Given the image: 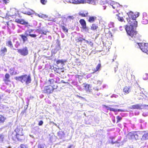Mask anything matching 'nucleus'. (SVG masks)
I'll use <instances>...</instances> for the list:
<instances>
[{"label": "nucleus", "mask_w": 148, "mask_h": 148, "mask_svg": "<svg viewBox=\"0 0 148 148\" xmlns=\"http://www.w3.org/2000/svg\"><path fill=\"white\" fill-rule=\"evenodd\" d=\"M10 137L13 140H17L20 141L24 140L25 137L23 133V129L21 126H18L10 135Z\"/></svg>", "instance_id": "1"}, {"label": "nucleus", "mask_w": 148, "mask_h": 148, "mask_svg": "<svg viewBox=\"0 0 148 148\" xmlns=\"http://www.w3.org/2000/svg\"><path fill=\"white\" fill-rule=\"evenodd\" d=\"M129 19L127 20L128 23L130 25L137 26V22L136 20V18L139 16V14H135L132 11H130L127 13Z\"/></svg>", "instance_id": "2"}, {"label": "nucleus", "mask_w": 148, "mask_h": 148, "mask_svg": "<svg viewBox=\"0 0 148 148\" xmlns=\"http://www.w3.org/2000/svg\"><path fill=\"white\" fill-rule=\"evenodd\" d=\"M137 27L130 25H126L125 30L128 35L133 38L136 37L137 32L134 30V28Z\"/></svg>", "instance_id": "3"}, {"label": "nucleus", "mask_w": 148, "mask_h": 148, "mask_svg": "<svg viewBox=\"0 0 148 148\" xmlns=\"http://www.w3.org/2000/svg\"><path fill=\"white\" fill-rule=\"evenodd\" d=\"M33 30L32 29H28L25 32L24 34H22L19 35L24 42L27 40V36H30L32 38H35L36 37L37 35L36 34H31Z\"/></svg>", "instance_id": "4"}, {"label": "nucleus", "mask_w": 148, "mask_h": 148, "mask_svg": "<svg viewBox=\"0 0 148 148\" xmlns=\"http://www.w3.org/2000/svg\"><path fill=\"white\" fill-rule=\"evenodd\" d=\"M15 79L17 80H19L22 83H25L26 84H29L31 83V77L29 75H25L18 77H15Z\"/></svg>", "instance_id": "5"}, {"label": "nucleus", "mask_w": 148, "mask_h": 148, "mask_svg": "<svg viewBox=\"0 0 148 148\" xmlns=\"http://www.w3.org/2000/svg\"><path fill=\"white\" fill-rule=\"evenodd\" d=\"M58 87L57 85H53L52 86H45L44 87L42 91L43 93L49 94L52 93L54 90L57 89Z\"/></svg>", "instance_id": "6"}, {"label": "nucleus", "mask_w": 148, "mask_h": 148, "mask_svg": "<svg viewBox=\"0 0 148 148\" xmlns=\"http://www.w3.org/2000/svg\"><path fill=\"white\" fill-rule=\"evenodd\" d=\"M138 44L141 50L143 52L148 53V43H138Z\"/></svg>", "instance_id": "7"}, {"label": "nucleus", "mask_w": 148, "mask_h": 148, "mask_svg": "<svg viewBox=\"0 0 148 148\" xmlns=\"http://www.w3.org/2000/svg\"><path fill=\"white\" fill-rule=\"evenodd\" d=\"M17 50L18 52L22 56H25L28 54V50L26 47L22 49H17Z\"/></svg>", "instance_id": "8"}, {"label": "nucleus", "mask_w": 148, "mask_h": 148, "mask_svg": "<svg viewBox=\"0 0 148 148\" xmlns=\"http://www.w3.org/2000/svg\"><path fill=\"white\" fill-rule=\"evenodd\" d=\"M15 21L18 23L25 25L27 27L30 26L27 22L26 21L23 19H16Z\"/></svg>", "instance_id": "9"}, {"label": "nucleus", "mask_w": 148, "mask_h": 148, "mask_svg": "<svg viewBox=\"0 0 148 148\" xmlns=\"http://www.w3.org/2000/svg\"><path fill=\"white\" fill-rule=\"evenodd\" d=\"M10 75L8 73H6L5 75L3 81L5 84L7 85L9 84L8 83L10 82L11 81L10 79Z\"/></svg>", "instance_id": "10"}, {"label": "nucleus", "mask_w": 148, "mask_h": 148, "mask_svg": "<svg viewBox=\"0 0 148 148\" xmlns=\"http://www.w3.org/2000/svg\"><path fill=\"white\" fill-rule=\"evenodd\" d=\"M79 22L82 26L81 28L84 30L88 29L86 26V21L84 19H82L80 20Z\"/></svg>", "instance_id": "11"}, {"label": "nucleus", "mask_w": 148, "mask_h": 148, "mask_svg": "<svg viewBox=\"0 0 148 148\" xmlns=\"http://www.w3.org/2000/svg\"><path fill=\"white\" fill-rule=\"evenodd\" d=\"M103 107L104 108H106L107 110H109L110 111H112L114 112H115L116 111H118V112H123L124 111V110H122L121 109H116L114 108H111L110 107H108V106L104 105L103 106Z\"/></svg>", "instance_id": "12"}, {"label": "nucleus", "mask_w": 148, "mask_h": 148, "mask_svg": "<svg viewBox=\"0 0 148 148\" xmlns=\"http://www.w3.org/2000/svg\"><path fill=\"white\" fill-rule=\"evenodd\" d=\"M78 14L82 17H87L88 16V12L87 10H84L79 12Z\"/></svg>", "instance_id": "13"}, {"label": "nucleus", "mask_w": 148, "mask_h": 148, "mask_svg": "<svg viewBox=\"0 0 148 148\" xmlns=\"http://www.w3.org/2000/svg\"><path fill=\"white\" fill-rule=\"evenodd\" d=\"M142 132H137L135 134H131L130 135V139H131L133 138L134 137L135 138H136V136H137L136 139H138V138L140 137L142 135Z\"/></svg>", "instance_id": "14"}, {"label": "nucleus", "mask_w": 148, "mask_h": 148, "mask_svg": "<svg viewBox=\"0 0 148 148\" xmlns=\"http://www.w3.org/2000/svg\"><path fill=\"white\" fill-rule=\"evenodd\" d=\"M131 87L130 86H125L123 90V91L125 95L129 94L131 91Z\"/></svg>", "instance_id": "15"}, {"label": "nucleus", "mask_w": 148, "mask_h": 148, "mask_svg": "<svg viewBox=\"0 0 148 148\" xmlns=\"http://www.w3.org/2000/svg\"><path fill=\"white\" fill-rule=\"evenodd\" d=\"M148 17L147 16V14L146 13L143 14L142 21V23L143 24H145L148 23Z\"/></svg>", "instance_id": "16"}, {"label": "nucleus", "mask_w": 148, "mask_h": 148, "mask_svg": "<svg viewBox=\"0 0 148 148\" xmlns=\"http://www.w3.org/2000/svg\"><path fill=\"white\" fill-rule=\"evenodd\" d=\"M84 89L86 91V92H90L91 91L90 89V85L89 84H84Z\"/></svg>", "instance_id": "17"}, {"label": "nucleus", "mask_w": 148, "mask_h": 148, "mask_svg": "<svg viewBox=\"0 0 148 148\" xmlns=\"http://www.w3.org/2000/svg\"><path fill=\"white\" fill-rule=\"evenodd\" d=\"M6 119V118L3 115L0 114V125L3 124Z\"/></svg>", "instance_id": "18"}, {"label": "nucleus", "mask_w": 148, "mask_h": 148, "mask_svg": "<svg viewBox=\"0 0 148 148\" xmlns=\"http://www.w3.org/2000/svg\"><path fill=\"white\" fill-rule=\"evenodd\" d=\"M86 0H72V3L75 4L84 3Z\"/></svg>", "instance_id": "19"}, {"label": "nucleus", "mask_w": 148, "mask_h": 148, "mask_svg": "<svg viewBox=\"0 0 148 148\" xmlns=\"http://www.w3.org/2000/svg\"><path fill=\"white\" fill-rule=\"evenodd\" d=\"M110 5L114 9H117L119 6V3L114 2H112L110 4Z\"/></svg>", "instance_id": "20"}, {"label": "nucleus", "mask_w": 148, "mask_h": 148, "mask_svg": "<svg viewBox=\"0 0 148 148\" xmlns=\"http://www.w3.org/2000/svg\"><path fill=\"white\" fill-rule=\"evenodd\" d=\"M65 134L63 131H59L58 132V136L60 139L62 138L64 136Z\"/></svg>", "instance_id": "21"}, {"label": "nucleus", "mask_w": 148, "mask_h": 148, "mask_svg": "<svg viewBox=\"0 0 148 148\" xmlns=\"http://www.w3.org/2000/svg\"><path fill=\"white\" fill-rule=\"evenodd\" d=\"M6 46L9 47L10 48H12L13 47V45L12 41L11 40H9L6 41Z\"/></svg>", "instance_id": "22"}, {"label": "nucleus", "mask_w": 148, "mask_h": 148, "mask_svg": "<svg viewBox=\"0 0 148 148\" xmlns=\"http://www.w3.org/2000/svg\"><path fill=\"white\" fill-rule=\"evenodd\" d=\"M141 106L139 104L133 105L130 108L131 109H139L141 108Z\"/></svg>", "instance_id": "23"}, {"label": "nucleus", "mask_w": 148, "mask_h": 148, "mask_svg": "<svg viewBox=\"0 0 148 148\" xmlns=\"http://www.w3.org/2000/svg\"><path fill=\"white\" fill-rule=\"evenodd\" d=\"M96 19L97 17L95 16H91L89 17L88 21L90 23H93Z\"/></svg>", "instance_id": "24"}, {"label": "nucleus", "mask_w": 148, "mask_h": 148, "mask_svg": "<svg viewBox=\"0 0 148 148\" xmlns=\"http://www.w3.org/2000/svg\"><path fill=\"white\" fill-rule=\"evenodd\" d=\"M101 66V65L100 63L98 64L96 67V69H92L93 73H95L97 71H99Z\"/></svg>", "instance_id": "25"}, {"label": "nucleus", "mask_w": 148, "mask_h": 148, "mask_svg": "<svg viewBox=\"0 0 148 148\" xmlns=\"http://www.w3.org/2000/svg\"><path fill=\"white\" fill-rule=\"evenodd\" d=\"M48 82L50 84L49 86H52L53 85H56L55 84L56 83L55 81L52 78H49L48 80Z\"/></svg>", "instance_id": "26"}, {"label": "nucleus", "mask_w": 148, "mask_h": 148, "mask_svg": "<svg viewBox=\"0 0 148 148\" xmlns=\"http://www.w3.org/2000/svg\"><path fill=\"white\" fill-rule=\"evenodd\" d=\"M34 12L33 10L29 9L28 11L26 12L24 14L28 15H30L33 14Z\"/></svg>", "instance_id": "27"}, {"label": "nucleus", "mask_w": 148, "mask_h": 148, "mask_svg": "<svg viewBox=\"0 0 148 148\" xmlns=\"http://www.w3.org/2000/svg\"><path fill=\"white\" fill-rule=\"evenodd\" d=\"M142 140H146L148 139V133H147L143 134L141 138Z\"/></svg>", "instance_id": "28"}, {"label": "nucleus", "mask_w": 148, "mask_h": 148, "mask_svg": "<svg viewBox=\"0 0 148 148\" xmlns=\"http://www.w3.org/2000/svg\"><path fill=\"white\" fill-rule=\"evenodd\" d=\"M98 28V26L95 24H93L91 27V29L92 30H97Z\"/></svg>", "instance_id": "29"}, {"label": "nucleus", "mask_w": 148, "mask_h": 148, "mask_svg": "<svg viewBox=\"0 0 148 148\" xmlns=\"http://www.w3.org/2000/svg\"><path fill=\"white\" fill-rule=\"evenodd\" d=\"M120 14H118L116 15L117 16V18L119 21L122 22L124 21V19L123 17H121L120 16Z\"/></svg>", "instance_id": "30"}, {"label": "nucleus", "mask_w": 148, "mask_h": 148, "mask_svg": "<svg viewBox=\"0 0 148 148\" xmlns=\"http://www.w3.org/2000/svg\"><path fill=\"white\" fill-rule=\"evenodd\" d=\"M55 72L58 73L59 74H61V73L63 72V70L62 69H56L54 70Z\"/></svg>", "instance_id": "31"}, {"label": "nucleus", "mask_w": 148, "mask_h": 148, "mask_svg": "<svg viewBox=\"0 0 148 148\" xmlns=\"http://www.w3.org/2000/svg\"><path fill=\"white\" fill-rule=\"evenodd\" d=\"M7 27L8 29H9L13 25V23L11 21H9L6 23Z\"/></svg>", "instance_id": "32"}, {"label": "nucleus", "mask_w": 148, "mask_h": 148, "mask_svg": "<svg viewBox=\"0 0 148 148\" xmlns=\"http://www.w3.org/2000/svg\"><path fill=\"white\" fill-rule=\"evenodd\" d=\"M66 62V60H58L56 61V63L57 64H59L61 63L62 64H64V63Z\"/></svg>", "instance_id": "33"}, {"label": "nucleus", "mask_w": 148, "mask_h": 148, "mask_svg": "<svg viewBox=\"0 0 148 148\" xmlns=\"http://www.w3.org/2000/svg\"><path fill=\"white\" fill-rule=\"evenodd\" d=\"M10 70L12 71V72L10 73L11 75H15L17 74L16 72L15 71V69L14 68H10Z\"/></svg>", "instance_id": "34"}, {"label": "nucleus", "mask_w": 148, "mask_h": 148, "mask_svg": "<svg viewBox=\"0 0 148 148\" xmlns=\"http://www.w3.org/2000/svg\"><path fill=\"white\" fill-rule=\"evenodd\" d=\"M61 27L63 30V31L65 32H68V30L66 28L64 25H62Z\"/></svg>", "instance_id": "35"}, {"label": "nucleus", "mask_w": 148, "mask_h": 148, "mask_svg": "<svg viewBox=\"0 0 148 148\" xmlns=\"http://www.w3.org/2000/svg\"><path fill=\"white\" fill-rule=\"evenodd\" d=\"M84 39L82 38L81 37H79L76 39V40L77 42H81L83 40H85Z\"/></svg>", "instance_id": "36"}, {"label": "nucleus", "mask_w": 148, "mask_h": 148, "mask_svg": "<svg viewBox=\"0 0 148 148\" xmlns=\"http://www.w3.org/2000/svg\"><path fill=\"white\" fill-rule=\"evenodd\" d=\"M143 78L145 80L148 79V74L145 73L143 75Z\"/></svg>", "instance_id": "37"}, {"label": "nucleus", "mask_w": 148, "mask_h": 148, "mask_svg": "<svg viewBox=\"0 0 148 148\" xmlns=\"http://www.w3.org/2000/svg\"><path fill=\"white\" fill-rule=\"evenodd\" d=\"M0 51L2 53H4L7 51V48L6 47H4Z\"/></svg>", "instance_id": "38"}, {"label": "nucleus", "mask_w": 148, "mask_h": 148, "mask_svg": "<svg viewBox=\"0 0 148 148\" xmlns=\"http://www.w3.org/2000/svg\"><path fill=\"white\" fill-rule=\"evenodd\" d=\"M116 118L117 119L116 121L117 123L119 122L122 119V118L119 116H117Z\"/></svg>", "instance_id": "39"}, {"label": "nucleus", "mask_w": 148, "mask_h": 148, "mask_svg": "<svg viewBox=\"0 0 148 148\" xmlns=\"http://www.w3.org/2000/svg\"><path fill=\"white\" fill-rule=\"evenodd\" d=\"M20 147L21 148H28L27 145L23 144H21Z\"/></svg>", "instance_id": "40"}, {"label": "nucleus", "mask_w": 148, "mask_h": 148, "mask_svg": "<svg viewBox=\"0 0 148 148\" xmlns=\"http://www.w3.org/2000/svg\"><path fill=\"white\" fill-rule=\"evenodd\" d=\"M41 3L43 5H45L47 2V0H40Z\"/></svg>", "instance_id": "41"}, {"label": "nucleus", "mask_w": 148, "mask_h": 148, "mask_svg": "<svg viewBox=\"0 0 148 148\" xmlns=\"http://www.w3.org/2000/svg\"><path fill=\"white\" fill-rule=\"evenodd\" d=\"M86 43L90 44L91 46H92L93 45V44L92 42L91 41H89L87 40H86Z\"/></svg>", "instance_id": "42"}, {"label": "nucleus", "mask_w": 148, "mask_h": 148, "mask_svg": "<svg viewBox=\"0 0 148 148\" xmlns=\"http://www.w3.org/2000/svg\"><path fill=\"white\" fill-rule=\"evenodd\" d=\"M110 27H114V23L113 22H110L109 24Z\"/></svg>", "instance_id": "43"}, {"label": "nucleus", "mask_w": 148, "mask_h": 148, "mask_svg": "<svg viewBox=\"0 0 148 148\" xmlns=\"http://www.w3.org/2000/svg\"><path fill=\"white\" fill-rule=\"evenodd\" d=\"M2 1L3 2L6 4L9 3L10 2L9 0H2Z\"/></svg>", "instance_id": "44"}, {"label": "nucleus", "mask_w": 148, "mask_h": 148, "mask_svg": "<svg viewBox=\"0 0 148 148\" xmlns=\"http://www.w3.org/2000/svg\"><path fill=\"white\" fill-rule=\"evenodd\" d=\"M60 80V78L58 77H57L56 78V81H55L56 82L60 83L59 82Z\"/></svg>", "instance_id": "45"}, {"label": "nucleus", "mask_w": 148, "mask_h": 148, "mask_svg": "<svg viewBox=\"0 0 148 148\" xmlns=\"http://www.w3.org/2000/svg\"><path fill=\"white\" fill-rule=\"evenodd\" d=\"M43 123V122L41 120L39 121V122L38 123V125L39 126L41 125H42Z\"/></svg>", "instance_id": "46"}, {"label": "nucleus", "mask_w": 148, "mask_h": 148, "mask_svg": "<svg viewBox=\"0 0 148 148\" xmlns=\"http://www.w3.org/2000/svg\"><path fill=\"white\" fill-rule=\"evenodd\" d=\"M67 18H69L70 20H73L74 18V17L73 16H69Z\"/></svg>", "instance_id": "47"}, {"label": "nucleus", "mask_w": 148, "mask_h": 148, "mask_svg": "<svg viewBox=\"0 0 148 148\" xmlns=\"http://www.w3.org/2000/svg\"><path fill=\"white\" fill-rule=\"evenodd\" d=\"M26 113V110H24L22 111L21 113V114L22 115L24 114L25 113Z\"/></svg>", "instance_id": "48"}, {"label": "nucleus", "mask_w": 148, "mask_h": 148, "mask_svg": "<svg viewBox=\"0 0 148 148\" xmlns=\"http://www.w3.org/2000/svg\"><path fill=\"white\" fill-rule=\"evenodd\" d=\"M36 15L38 16V17L40 18H42L43 17V15L42 14H36Z\"/></svg>", "instance_id": "49"}, {"label": "nucleus", "mask_w": 148, "mask_h": 148, "mask_svg": "<svg viewBox=\"0 0 148 148\" xmlns=\"http://www.w3.org/2000/svg\"><path fill=\"white\" fill-rule=\"evenodd\" d=\"M38 148H44V147L42 146L41 145L39 144L38 145Z\"/></svg>", "instance_id": "50"}, {"label": "nucleus", "mask_w": 148, "mask_h": 148, "mask_svg": "<svg viewBox=\"0 0 148 148\" xmlns=\"http://www.w3.org/2000/svg\"><path fill=\"white\" fill-rule=\"evenodd\" d=\"M111 143L112 144H114V143H118V142L117 141H115V142H114L112 140L111 142Z\"/></svg>", "instance_id": "51"}, {"label": "nucleus", "mask_w": 148, "mask_h": 148, "mask_svg": "<svg viewBox=\"0 0 148 148\" xmlns=\"http://www.w3.org/2000/svg\"><path fill=\"white\" fill-rule=\"evenodd\" d=\"M60 83H67L69 84L68 82H65L64 80H62L61 81V82Z\"/></svg>", "instance_id": "52"}, {"label": "nucleus", "mask_w": 148, "mask_h": 148, "mask_svg": "<svg viewBox=\"0 0 148 148\" xmlns=\"http://www.w3.org/2000/svg\"><path fill=\"white\" fill-rule=\"evenodd\" d=\"M41 33V34H42L45 35H47V32H42Z\"/></svg>", "instance_id": "53"}, {"label": "nucleus", "mask_w": 148, "mask_h": 148, "mask_svg": "<svg viewBox=\"0 0 148 148\" xmlns=\"http://www.w3.org/2000/svg\"><path fill=\"white\" fill-rule=\"evenodd\" d=\"M77 97H79V98H82V99H83V97H82L81 96H79L78 95H77L76 96Z\"/></svg>", "instance_id": "54"}, {"label": "nucleus", "mask_w": 148, "mask_h": 148, "mask_svg": "<svg viewBox=\"0 0 148 148\" xmlns=\"http://www.w3.org/2000/svg\"><path fill=\"white\" fill-rule=\"evenodd\" d=\"M72 146V145H69L68 147L67 148H71Z\"/></svg>", "instance_id": "55"}, {"label": "nucleus", "mask_w": 148, "mask_h": 148, "mask_svg": "<svg viewBox=\"0 0 148 148\" xmlns=\"http://www.w3.org/2000/svg\"><path fill=\"white\" fill-rule=\"evenodd\" d=\"M113 122L114 123L115 122V118H114V119L113 120Z\"/></svg>", "instance_id": "56"}, {"label": "nucleus", "mask_w": 148, "mask_h": 148, "mask_svg": "<svg viewBox=\"0 0 148 148\" xmlns=\"http://www.w3.org/2000/svg\"><path fill=\"white\" fill-rule=\"evenodd\" d=\"M18 61H19L20 62H22V60L21 59H19L18 60Z\"/></svg>", "instance_id": "57"}, {"label": "nucleus", "mask_w": 148, "mask_h": 148, "mask_svg": "<svg viewBox=\"0 0 148 148\" xmlns=\"http://www.w3.org/2000/svg\"><path fill=\"white\" fill-rule=\"evenodd\" d=\"M0 138H3V135H0Z\"/></svg>", "instance_id": "58"}, {"label": "nucleus", "mask_w": 148, "mask_h": 148, "mask_svg": "<svg viewBox=\"0 0 148 148\" xmlns=\"http://www.w3.org/2000/svg\"><path fill=\"white\" fill-rule=\"evenodd\" d=\"M115 106V107H118V106H118V105H115V106Z\"/></svg>", "instance_id": "59"}, {"label": "nucleus", "mask_w": 148, "mask_h": 148, "mask_svg": "<svg viewBox=\"0 0 148 148\" xmlns=\"http://www.w3.org/2000/svg\"><path fill=\"white\" fill-rule=\"evenodd\" d=\"M78 76L77 77H78L79 76V75H76V76Z\"/></svg>", "instance_id": "60"}, {"label": "nucleus", "mask_w": 148, "mask_h": 148, "mask_svg": "<svg viewBox=\"0 0 148 148\" xmlns=\"http://www.w3.org/2000/svg\"><path fill=\"white\" fill-rule=\"evenodd\" d=\"M42 37V36H40V37H39V38H40L41 37Z\"/></svg>", "instance_id": "61"}, {"label": "nucleus", "mask_w": 148, "mask_h": 148, "mask_svg": "<svg viewBox=\"0 0 148 148\" xmlns=\"http://www.w3.org/2000/svg\"><path fill=\"white\" fill-rule=\"evenodd\" d=\"M1 0H0V3L1 2Z\"/></svg>", "instance_id": "62"}, {"label": "nucleus", "mask_w": 148, "mask_h": 148, "mask_svg": "<svg viewBox=\"0 0 148 148\" xmlns=\"http://www.w3.org/2000/svg\"><path fill=\"white\" fill-rule=\"evenodd\" d=\"M114 61V59H112V61Z\"/></svg>", "instance_id": "63"}]
</instances>
